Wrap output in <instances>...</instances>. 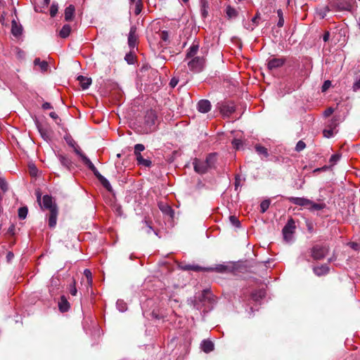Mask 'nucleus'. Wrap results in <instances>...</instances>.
Returning <instances> with one entry per match:
<instances>
[{"label":"nucleus","instance_id":"nucleus-1","mask_svg":"<svg viewBox=\"0 0 360 360\" xmlns=\"http://www.w3.org/2000/svg\"><path fill=\"white\" fill-rule=\"evenodd\" d=\"M356 0H329V6L335 11H352Z\"/></svg>","mask_w":360,"mask_h":360},{"label":"nucleus","instance_id":"nucleus-2","mask_svg":"<svg viewBox=\"0 0 360 360\" xmlns=\"http://www.w3.org/2000/svg\"><path fill=\"white\" fill-rule=\"evenodd\" d=\"M157 115L154 110H148L146 112L144 121L143 131L148 134L153 131L156 128Z\"/></svg>","mask_w":360,"mask_h":360},{"label":"nucleus","instance_id":"nucleus-3","mask_svg":"<svg viewBox=\"0 0 360 360\" xmlns=\"http://www.w3.org/2000/svg\"><path fill=\"white\" fill-rule=\"evenodd\" d=\"M329 251V247L326 244H316L310 249L311 257L314 260L325 258Z\"/></svg>","mask_w":360,"mask_h":360},{"label":"nucleus","instance_id":"nucleus-4","mask_svg":"<svg viewBox=\"0 0 360 360\" xmlns=\"http://www.w3.org/2000/svg\"><path fill=\"white\" fill-rule=\"evenodd\" d=\"M187 65L191 72L198 73L203 70L205 58L203 56L194 57L188 60Z\"/></svg>","mask_w":360,"mask_h":360},{"label":"nucleus","instance_id":"nucleus-5","mask_svg":"<svg viewBox=\"0 0 360 360\" xmlns=\"http://www.w3.org/2000/svg\"><path fill=\"white\" fill-rule=\"evenodd\" d=\"M296 229L295 222L293 219H288L287 224L283 229V239L287 243H290L293 240V235Z\"/></svg>","mask_w":360,"mask_h":360},{"label":"nucleus","instance_id":"nucleus-6","mask_svg":"<svg viewBox=\"0 0 360 360\" xmlns=\"http://www.w3.org/2000/svg\"><path fill=\"white\" fill-rule=\"evenodd\" d=\"M193 164L194 170L200 174L206 173L209 169L208 163L199 159H195Z\"/></svg>","mask_w":360,"mask_h":360},{"label":"nucleus","instance_id":"nucleus-7","mask_svg":"<svg viewBox=\"0 0 360 360\" xmlns=\"http://www.w3.org/2000/svg\"><path fill=\"white\" fill-rule=\"evenodd\" d=\"M36 126L41 138L47 142L51 141V130L49 127L42 125L38 121L36 122Z\"/></svg>","mask_w":360,"mask_h":360},{"label":"nucleus","instance_id":"nucleus-8","mask_svg":"<svg viewBox=\"0 0 360 360\" xmlns=\"http://www.w3.org/2000/svg\"><path fill=\"white\" fill-rule=\"evenodd\" d=\"M138 35L136 34V27L133 25L130 27V30L128 35V45L131 50H133L137 43Z\"/></svg>","mask_w":360,"mask_h":360},{"label":"nucleus","instance_id":"nucleus-9","mask_svg":"<svg viewBox=\"0 0 360 360\" xmlns=\"http://www.w3.org/2000/svg\"><path fill=\"white\" fill-rule=\"evenodd\" d=\"M57 158L60 163V165L65 168L68 171L70 172L72 168L73 167V163L71 159L68 157L66 155L63 153H58L57 155Z\"/></svg>","mask_w":360,"mask_h":360},{"label":"nucleus","instance_id":"nucleus-10","mask_svg":"<svg viewBox=\"0 0 360 360\" xmlns=\"http://www.w3.org/2000/svg\"><path fill=\"white\" fill-rule=\"evenodd\" d=\"M288 200L296 205L308 207L309 204L311 203V200L305 198L299 197H288Z\"/></svg>","mask_w":360,"mask_h":360},{"label":"nucleus","instance_id":"nucleus-11","mask_svg":"<svg viewBox=\"0 0 360 360\" xmlns=\"http://www.w3.org/2000/svg\"><path fill=\"white\" fill-rule=\"evenodd\" d=\"M199 301L200 302H207L210 304L214 302V297L208 289L202 290L201 295L199 297Z\"/></svg>","mask_w":360,"mask_h":360},{"label":"nucleus","instance_id":"nucleus-12","mask_svg":"<svg viewBox=\"0 0 360 360\" xmlns=\"http://www.w3.org/2000/svg\"><path fill=\"white\" fill-rule=\"evenodd\" d=\"M285 63V59L283 58H274L268 61V68L269 70H274L276 68H278L283 65Z\"/></svg>","mask_w":360,"mask_h":360},{"label":"nucleus","instance_id":"nucleus-13","mask_svg":"<svg viewBox=\"0 0 360 360\" xmlns=\"http://www.w3.org/2000/svg\"><path fill=\"white\" fill-rule=\"evenodd\" d=\"M236 110V108L232 103H224L220 107V112L226 117L230 116Z\"/></svg>","mask_w":360,"mask_h":360},{"label":"nucleus","instance_id":"nucleus-14","mask_svg":"<svg viewBox=\"0 0 360 360\" xmlns=\"http://www.w3.org/2000/svg\"><path fill=\"white\" fill-rule=\"evenodd\" d=\"M58 214V207H53L51 210L49 211V214L48 215L49 219V226L50 228H54L56 225L57 222V217Z\"/></svg>","mask_w":360,"mask_h":360},{"label":"nucleus","instance_id":"nucleus-15","mask_svg":"<svg viewBox=\"0 0 360 360\" xmlns=\"http://www.w3.org/2000/svg\"><path fill=\"white\" fill-rule=\"evenodd\" d=\"M211 103L208 100H200L197 105V108L199 112L206 113L211 110Z\"/></svg>","mask_w":360,"mask_h":360},{"label":"nucleus","instance_id":"nucleus-16","mask_svg":"<svg viewBox=\"0 0 360 360\" xmlns=\"http://www.w3.org/2000/svg\"><path fill=\"white\" fill-rule=\"evenodd\" d=\"M199 50V44L198 43H193V44L189 47L187 51L185 60H189L190 58H193L194 57H198L197 53Z\"/></svg>","mask_w":360,"mask_h":360},{"label":"nucleus","instance_id":"nucleus-17","mask_svg":"<svg viewBox=\"0 0 360 360\" xmlns=\"http://www.w3.org/2000/svg\"><path fill=\"white\" fill-rule=\"evenodd\" d=\"M84 165L94 173L98 181L101 179V177H103V176L99 173L98 169L96 168L89 158H84Z\"/></svg>","mask_w":360,"mask_h":360},{"label":"nucleus","instance_id":"nucleus-18","mask_svg":"<svg viewBox=\"0 0 360 360\" xmlns=\"http://www.w3.org/2000/svg\"><path fill=\"white\" fill-rule=\"evenodd\" d=\"M43 207L44 208L49 210V211L53 209V207H57V205L53 202L51 196L49 195H45L43 197Z\"/></svg>","mask_w":360,"mask_h":360},{"label":"nucleus","instance_id":"nucleus-19","mask_svg":"<svg viewBox=\"0 0 360 360\" xmlns=\"http://www.w3.org/2000/svg\"><path fill=\"white\" fill-rule=\"evenodd\" d=\"M130 8L134 9V14L138 15L141 13L143 8L142 0H129Z\"/></svg>","mask_w":360,"mask_h":360},{"label":"nucleus","instance_id":"nucleus-20","mask_svg":"<svg viewBox=\"0 0 360 360\" xmlns=\"http://www.w3.org/2000/svg\"><path fill=\"white\" fill-rule=\"evenodd\" d=\"M313 271L318 276H323L329 272V267L326 264L314 266Z\"/></svg>","mask_w":360,"mask_h":360},{"label":"nucleus","instance_id":"nucleus-21","mask_svg":"<svg viewBox=\"0 0 360 360\" xmlns=\"http://www.w3.org/2000/svg\"><path fill=\"white\" fill-rule=\"evenodd\" d=\"M58 308L61 312L68 311L70 309V304L65 296H61L58 302Z\"/></svg>","mask_w":360,"mask_h":360},{"label":"nucleus","instance_id":"nucleus-22","mask_svg":"<svg viewBox=\"0 0 360 360\" xmlns=\"http://www.w3.org/2000/svg\"><path fill=\"white\" fill-rule=\"evenodd\" d=\"M158 206H159L160 210L164 214H167L171 217H173L174 212V210L172 209V207L169 205H167L166 203L160 202Z\"/></svg>","mask_w":360,"mask_h":360},{"label":"nucleus","instance_id":"nucleus-23","mask_svg":"<svg viewBox=\"0 0 360 360\" xmlns=\"http://www.w3.org/2000/svg\"><path fill=\"white\" fill-rule=\"evenodd\" d=\"M201 349L205 353H209L214 350V344L210 340H205L201 343Z\"/></svg>","mask_w":360,"mask_h":360},{"label":"nucleus","instance_id":"nucleus-24","mask_svg":"<svg viewBox=\"0 0 360 360\" xmlns=\"http://www.w3.org/2000/svg\"><path fill=\"white\" fill-rule=\"evenodd\" d=\"M75 8L73 5H70L65 10V20L66 21H71L75 15Z\"/></svg>","mask_w":360,"mask_h":360},{"label":"nucleus","instance_id":"nucleus-25","mask_svg":"<svg viewBox=\"0 0 360 360\" xmlns=\"http://www.w3.org/2000/svg\"><path fill=\"white\" fill-rule=\"evenodd\" d=\"M78 81L83 89H86L89 87L91 84V79L84 76H79L77 77Z\"/></svg>","mask_w":360,"mask_h":360},{"label":"nucleus","instance_id":"nucleus-26","mask_svg":"<svg viewBox=\"0 0 360 360\" xmlns=\"http://www.w3.org/2000/svg\"><path fill=\"white\" fill-rule=\"evenodd\" d=\"M136 156V161L138 162V165H142L146 167H149L151 165V161L148 159H145L143 158L141 154H137Z\"/></svg>","mask_w":360,"mask_h":360},{"label":"nucleus","instance_id":"nucleus-27","mask_svg":"<svg viewBox=\"0 0 360 360\" xmlns=\"http://www.w3.org/2000/svg\"><path fill=\"white\" fill-rule=\"evenodd\" d=\"M326 207L325 203H316L311 200V203L308 205V209L311 211L321 210Z\"/></svg>","mask_w":360,"mask_h":360},{"label":"nucleus","instance_id":"nucleus-28","mask_svg":"<svg viewBox=\"0 0 360 360\" xmlns=\"http://www.w3.org/2000/svg\"><path fill=\"white\" fill-rule=\"evenodd\" d=\"M34 65H38L42 72L46 71L49 67L48 63L46 61L41 60L39 58L34 59Z\"/></svg>","mask_w":360,"mask_h":360},{"label":"nucleus","instance_id":"nucleus-29","mask_svg":"<svg viewBox=\"0 0 360 360\" xmlns=\"http://www.w3.org/2000/svg\"><path fill=\"white\" fill-rule=\"evenodd\" d=\"M70 32H71L70 25H69L68 24L64 25L59 32V36L63 39L67 38L70 35Z\"/></svg>","mask_w":360,"mask_h":360},{"label":"nucleus","instance_id":"nucleus-30","mask_svg":"<svg viewBox=\"0 0 360 360\" xmlns=\"http://www.w3.org/2000/svg\"><path fill=\"white\" fill-rule=\"evenodd\" d=\"M226 13L229 18H235L238 16V11L233 7L228 6L226 8Z\"/></svg>","mask_w":360,"mask_h":360},{"label":"nucleus","instance_id":"nucleus-31","mask_svg":"<svg viewBox=\"0 0 360 360\" xmlns=\"http://www.w3.org/2000/svg\"><path fill=\"white\" fill-rule=\"evenodd\" d=\"M207 271H215L219 273H224L229 270V267L224 264H218L214 268L207 269Z\"/></svg>","mask_w":360,"mask_h":360},{"label":"nucleus","instance_id":"nucleus-32","mask_svg":"<svg viewBox=\"0 0 360 360\" xmlns=\"http://www.w3.org/2000/svg\"><path fill=\"white\" fill-rule=\"evenodd\" d=\"M255 150L259 155H263L265 158H267L269 156V153L267 148L265 147L260 146V145H256L255 146Z\"/></svg>","mask_w":360,"mask_h":360},{"label":"nucleus","instance_id":"nucleus-33","mask_svg":"<svg viewBox=\"0 0 360 360\" xmlns=\"http://www.w3.org/2000/svg\"><path fill=\"white\" fill-rule=\"evenodd\" d=\"M11 32L14 36H19L22 33V28L19 27L15 21L12 22Z\"/></svg>","mask_w":360,"mask_h":360},{"label":"nucleus","instance_id":"nucleus-34","mask_svg":"<svg viewBox=\"0 0 360 360\" xmlns=\"http://www.w3.org/2000/svg\"><path fill=\"white\" fill-rule=\"evenodd\" d=\"M124 60L128 64H134L135 63V55L132 50L125 55Z\"/></svg>","mask_w":360,"mask_h":360},{"label":"nucleus","instance_id":"nucleus-35","mask_svg":"<svg viewBox=\"0 0 360 360\" xmlns=\"http://www.w3.org/2000/svg\"><path fill=\"white\" fill-rule=\"evenodd\" d=\"M205 162L208 163L209 168H210L215 162L216 161V154L215 153H211L208 155L206 160H205Z\"/></svg>","mask_w":360,"mask_h":360},{"label":"nucleus","instance_id":"nucleus-36","mask_svg":"<svg viewBox=\"0 0 360 360\" xmlns=\"http://www.w3.org/2000/svg\"><path fill=\"white\" fill-rule=\"evenodd\" d=\"M116 306L117 309L121 312H124L127 309L126 302L121 300L117 301Z\"/></svg>","mask_w":360,"mask_h":360},{"label":"nucleus","instance_id":"nucleus-37","mask_svg":"<svg viewBox=\"0 0 360 360\" xmlns=\"http://www.w3.org/2000/svg\"><path fill=\"white\" fill-rule=\"evenodd\" d=\"M229 219L232 226H233L236 228H239L240 226V222L239 219H238V217H236V216L231 215L229 217Z\"/></svg>","mask_w":360,"mask_h":360},{"label":"nucleus","instance_id":"nucleus-38","mask_svg":"<svg viewBox=\"0 0 360 360\" xmlns=\"http://www.w3.org/2000/svg\"><path fill=\"white\" fill-rule=\"evenodd\" d=\"M28 210L26 207H22L18 209V217L21 219L26 218Z\"/></svg>","mask_w":360,"mask_h":360},{"label":"nucleus","instance_id":"nucleus-39","mask_svg":"<svg viewBox=\"0 0 360 360\" xmlns=\"http://www.w3.org/2000/svg\"><path fill=\"white\" fill-rule=\"evenodd\" d=\"M269 205H270L269 200H263L260 204L261 212L264 213L269 207Z\"/></svg>","mask_w":360,"mask_h":360},{"label":"nucleus","instance_id":"nucleus-40","mask_svg":"<svg viewBox=\"0 0 360 360\" xmlns=\"http://www.w3.org/2000/svg\"><path fill=\"white\" fill-rule=\"evenodd\" d=\"M99 181L103 185V186L104 188H105L108 191H110L112 190V186H111L109 181L107 179H105L104 176L101 177V179Z\"/></svg>","mask_w":360,"mask_h":360},{"label":"nucleus","instance_id":"nucleus-41","mask_svg":"<svg viewBox=\"0 0 360 360\" xmlns=\"http://www.w3.org/2000/svg\"><path fill=\"white\" fill-rule=\"evenodd\" d=\"M277 14L279 18L278 21L277 22V26L278 27H281L284 25V18H283V11L281 9H278L277 11Z\"/></svg>","mask_w":360,"mask_h":360},{"label":"nucleus","instance_id":"nucleus-42","mask_svg":"<svg viewBox=\"0 0 360 360\" xmlns=\"http://www.w3.org/2000/svg\"><path fill=\"white\" fill-rule=\"evenodd\" d=\"M72 148L74 149L75 153L81 158L83 163L84 164V158H87V157L82 152L80 148L77 144Z\"/></svg>","mask_w":360,"mask_h":360},{"label":"nucleus","instance_id":"nucleus-43","mask_svg":"<svg viewBox=\"0 0 360 360\" xmlns=\"http://www.w3.org/2000/svg\"><path fill=\"white\" fill-rule=\"evenodd\" d=\"M142 223L143 224L142 229H143L147 233H150L151 231H153V228L150 224L146 220L142 221Z\"/></svg>","mask_w":360,"mask_h":360},{"label":"nucleus","instance_id":"nucleus-44","mask_svg":"<svg viewBox=\"0 0 360 360\" xmlns=\"http://www.w3.org/2000/svg\"><path fill=\"white\" fill-rule=\"evenodd\" d=\"M58 11V4L53 2L51 4V8H50V15H51V17H54L57 14Z\"/></svg>","mask_w":360,"mask_h":360},{"label":"nucleus","instance_id":"nucleus-45","mask_svg":"<svg viewBox=\"0 0 360 360\" xmlns=\"http://www.w3.org/2000/svg\"><path fill=\"white\" fill-rule=\"evenodd\" d=\"M160 39L163 42H167L169 40V33L167 31H162L158 34Z\"/></svg>","mask_w":360,"mask_h":360},{"label":"nucleus","instance_id":"nucleus-46","mask_svg":"<svg viewBox=\"0 0 360 360\" xmlns=\"http://www.w3.org/2000/svg\"><path fill=\"white\" fill-rule=\"evenodd\" d=\"M145 146L143 144L137 143L134 146V155H137V154H141V153L144 150Z\"/></svg>","mask_w":360,"mask_h":360},{"label":"nucleus","instance_id":"nucleus-47","mask_svg":"<svg viewBox=\"0 0 360 360\" xmlns=\"http://www.w3.org/2000/svg\"><path fill=\"white\" fill-rule=\"evenodd\" d=\"M69 290H70V293L72 296H75L77 295V288H76V286H75V281H73L72 282V283L70 284Z\"/></svg>","mask_w":360,"mask_h":360},{"label":"nucleus","instance_id":"nucleus-48","mask_svg":"<svg viewBox=\"0 0 360 360\" xmlns=\"http://www.w3.org/2000/svg\"><path fill=\"white\" fill-rule=\"evenodd\" d=\"M306 147V144L303 141H299L295 146V150L297 152H300L304 150Z\"/></svg>","mask_w":360,"mask_h":360},{"label":"nucleus","instance_id":"nucleus-49","mask_svg":"<svg viewBox=\"0 0 360 360\" xmlns=\"http://www.w3.org/2000/svg\"><path fill=\"white\" fill-rule=\"evenodd\" d=\"M0 188L3 192H6L8 190V184L6 180L0 177Z\"/></svg>","mask_w":360,"mask_h":360},{"label":"nucleus","instance_id":"nucleus-50","mask_svg":"<svg viewBox=\"0 0 360 360\" xmlns=\"http://www.w3.org/2000/svg\"><path fill=\"white\" fill-rule=\"evenodd\" d=\"M65 139L67 143L72 148L75 147L77 145L75 140L70 136H66L65 137Z\"/></svg>","mask_w":360,"mask_h":360},{"label":"nucleus","instance_id":"nucleus-51","mask_svg":"<svg viewBox=\"0 0 360 360\" xmlns=\"http://www.w3.org/2000/svg\"><path fill=\"white\" fill-rule=\"evenodd\" d=\"M232 145L234 148L239 150L242 146V141L240 139H235L232 141Z\"/></svg>","mask_w":360,"mask_h":360},{"label":"nucleus","instance_id":"nucleus-52","mask_svg":"<svg viewBox=\"0 0 360 360\" xmlns=\"http://www.w3.org/2000/svg\"><path fill=\"white\" fill-rule=\"evenodd\" d=\"M184 269H186V270H193V271H200L202 269V268H201L200 266H195V265H186Z\"/></svg>","mask_w":360,"mask_h":360},{"label":"nucleus","instance_id":"nucleus-53","mask_svg":"<svg viewBox=\"0 0 360 360\" xmlns=\"http://www.w3.org/2000/svg\"><path fill=\"white\" fill-rule=\"evenodd\" d=\"M323 134L326 138H330L333 136V129L332 128L330 129H324Z\"/></svg>","mask_w":360,"mask_h":360},{"label":"nucleus","instance_id":"nucleus-54","mask_svg":"<svg viewBox=\"0 0 360 360\" xmlns=\"http://www.w3.org/2000/svg\"><path fill=\"white\" fill-rule=\"evenodd\" d=\"M330 10H332L331 8L329 6H326L325 8H323V10H321L320 12H319V15L321 18H324L327 14L328 12H329Z\"/></svg>","mask_w":360,"mask_h":360},{"label":"nucleus","instance_id":"nucleus-55","mask_svg":"<svg viewBox=\"0 0 360 360\" xmlns=\"http://www.w3.org/2000/svg\"><path fill=\"white\" fill-rule=\"evenodd\" d=\"M340 158V155L339 154H334L330 158V162L332 165L335 164Z\"/></svg>","mask_w":360,"mask_h":360},{"label":"nucleus","instance_id":"nucleus-56","mask_svg":"<svg viewBox=\"0 0 360 360\" xmlns=\"http://www.w3.org/2000/svg\"><path fill=\"white\" fill-rule=\"evenodd\" d=\"M84 274L89 282L92 281V274L89 269H85L84 271Z\"/></svg>","mask_w":360,"mask_h":360},{"label":"nucleus","instance_id":"nucleus-57","mask_svg":"<svg viewBox=\"0 0 360 360\" xmlns=\"http://www.w3.org/2000/svg\"><path fill=\"white\" fill-rule=\"evenodd\" d=\"M179 79L176 77H174L170 80L169 85L172 88H174L177 85Z\"/></svg>","mask_w":360,"mask_h":360},{"label":"nucleus","instance_id":"nucleus-58","mask_svg":"<svg viewBox=\"0 0 360 360\" xmlns=\"http://www.w3.org/2000/svg\"><path fill=\"white\" fill-rule=\"evenodd\" d=\"M331 85V82L329 80H326L324 82L322 86V91H326Z\"/></svg>","mask_w":360,"mask_h":360},{"label":"nucleus","instance_id":"nucleus-59","mask_svg":"<svg viewBox=\"0 0 360 360\" xmlns=\"http://www.w3.org/2000/svg\"><path fill=\"white\" fill-rule=\"evenodd\" d=\"M245 27L247 30L252 31L257 27V24H252V22H249L248 24H246L245 25Z\"/></svg>","mask_w":360,"mask_h":360},{"label":"nucleus","instance_id":"nucleus-60","mask_svg":"<svg viewBox=\"0 0 360 360\" xmlns=\"http://www.w3.org/2000/svg\"><path fill=\"white\" fill-rule=\"evenodd\" d=\"M259 14L257 13L252 19L251 22L252 24H257V26L258 25V20L259 19Z\"/></svg>","mask_w":360,"mask_h":360},{"label":"nucleus","instance_id":"nucleus-61","mask_svg":"<svg viewBox=\"0 0 360 360\" xmlns=\"http://www.w3.org/2000/svg\"><path fill=\"white\" fill-rule=\"evenodd\" d=\"M333 111L334 110L332 108H329L324 111V115L326 117H329L333 112Z\"/></svg>","mask_w":360,"mask_h":360},{"label":"nucleus","instance_id":"nucleus-62","mask_svg":"<svg viewBox=\"0 0 360 360\" xmlns=\"http://www.w3.org/2000/svg\"><path fill=\"white\" fill-rule=\"evenodd\" d=\"M42 108L44 110H48V109H51L52 108V105H51L50 103H48V102H45L44 103H43L42 105Z\"/></svg>","mask_w":360,"mask_h":360},{"label":"nucleus","instance_id":"nucleus-63","mask_svg":"<svg viewBox=\"0 0 360 360\" xmlns=\"http://www.w3.org/2000/svg\"><path fill=\"white\" fill-rule=\"evenodd\" d=\"M353 89L354 90H357V89H360V78L355 82V83L354 84V86H353Z\"/></svg>","mask_w":360,"mask_h":360},{"label":"nucleus","instance_id":"nucleus-64","mask_svg":"<svg viewBox=\"0 0 360 360\" xmlns=\"http://www.w3.org/2000/svg\"><path fill=\"white\" fill-rule=\"evenodd\" d=\"M330 37L329 32H326L323 36V39L325 42L328 41Z\"/></svg>","mask_w":360,"mask_h":360}]
</instances>
